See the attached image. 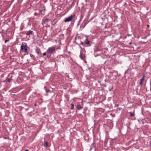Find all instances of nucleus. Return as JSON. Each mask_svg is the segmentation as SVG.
<instances>
[{"mask_svg": "<svg viewBox=\"0 0 151 151\" xmlns=\"http://www.w3.org/2000/svg\"><path fill=\"white\" fill-rule=\"evenodd\" d=\"M71 109H73V107H74V105H73V103L71 104Z\"/></svg>", "mask_w": 151, "mask_h": 151, "instance_id": "10", "label": "nucleus"}, {"mask_svg": "<svg viewBox=\"0 0 151 151\" xmlns=\"http://www.w3.org/2000/svg\"><path fill=\"white\" fill-rule=\"evenodd\" d=\"M85 42L87 44H88L89 43V41L88 40H86V41H85Z\"/></svg>", "mask_w": 151, "mask_h": 151, "instance_id": "11", "label": "nucleus"}, {"mask_svg": "<svg viewBox=\"0 0 151 151\" xmlns=\"http://www.w3.org/2000/svg\"><path fill=\"white\" fill-rule=\"evenodd\" d=\"M77 108L78 109H80L82 108L81 106L80 105H78L77 106Z\"/></svg>", "mask_w": 151, "mask_h": 151, "instance_id": "8", "label": "nucleus"}, {"mask_svg": "<svg viewBox=\"0 0 151 151\" xmlns=\"http://www.w3.org/2000/svg\"><path fill=\"white\" fill-rule=\"evenodd\" d=\"M11 81V78L8 79L7 81L9 82H10Z\"/></svg>", "mask_w": 151, "mask_h": 151, "instance_id": "13", "label": "nucleus"}, {"mask_svg": "<svg viewBox=\"0 0 151 151\" xmlns=\"http://www.w3.org/2000/svg\"><path fill=\"white\" fill-rule=\"evenodd\" d=\"M147 26L148 27H149V25H148Z\"/></svg>", "mask_w": 151, "mask_h": 151, "instance_id": "17", "label": "nucleus"}, {"mask_svg": "<svg viewBox=\"0 0 151 151\" xmlns=\"http://www.w3.org/2000/svg\"><path fill=\"white\" fill-rule=\"evenodd\" d=\"M36 51L38 54H39V53L40 50L38 48H37L36 49Z\"/></svg>", "mask_w": 151, "mask_h": 151, "instance_id": "7", "label": "nucleus"}, {"mask_svg": "<svg viewBox=\"0 0 151 151\" xmlns=\"http://www.w3.org/2000/svg\"><path fill=\"white\" fill-rule=\"evenodd\" d=\"M21 50L23 52H26L27 51V45L26 43H22L21 46Z\"/></svg>", "mask_w": 151, "mask_h": 151, "instance_id": "1", "label": "nucleus"}, {"mask_svg": "<svg viewBox=\"0 0 151 151\" xmlns=\"http://www.w3.org/2000/svg\"><path fill=\"white\" fill-rule=\"evenodd\" d=\"M49 19H46L45 20L44 22H43V26L44 25H45V23H46L48 21H49Z\"/></svg>", "mask_w": 151, "mask_h": 151, "instance_id": "5", "label": "nucleus"}, {"mask_svg": "<svg viewBox=\"0 0 151 151\" xmlns=\"http://www.w3.org/2000/svg\"><path fill=\"white\" fill-rule=\"evenodd\" d=\"M134 113H130V115L131 116H134Z\"/></svg>", "mask_w": 151, "mask_h": 151, "instance_id": "12", "label": "nucleus"}, {"mask_svg": "<svg viewBox=\"0 0 151 151\" xmlns=\"http://www.w3.org/2000/svg\"><path fill=\"white\" fill-rule=\"evenodd\" d=\"M75 17V15H72L70 17L65 18L64 20L65 22H69L71 21Z\"/></svg>", "mask_w": 151, "mask_h": 151, "instance_id": "2", "label": "nucleus"}, {"mask_svg": "<svg viewBox=\"0 0 151 151\" xmlns=\"http://www.w3.org/2000/svg\"><path fill=\"white\" fill-rule=\"evenodd\" d=\"M55 50V48L54 47H50L48 48L47 51L49 53L53 52Z\"/></svg>", "mask_w": 151, "mask_h": 151, "instance_id": "3", "label": "nucleus"}, {"mask_svg": "<svg viewBox=\"0 0 151 151\" xmlns=\"http://www.w3.org/2000/svg\"><path fill=\"white\" fill-rule=\"evenodd\" d=\"M48 145L47 142H45V147H48Z\"/></svg>", "mask_w": 151, "mask_h": 151, "instance_id": "9", "label": "nucleus"}, {"mask_svg": "<svg viewBox=\"0 0 151 151\" xmlns=\"http://www.w3.org/2000/svg\"><path fill=\"white\" fill-rule=\"evenodd\" d=\"M145 78V76L144 75L143 77L141 78V81L139 83V84L141 85H142V83L143 82Z\"/></svg>", "mask_w": 151, "mask_h": 151, "instance_id": "4", "label": "nucleus"}, {"mask_svg": "<svg viewBox=\"0 0 151 151\" xmlns=\"http://www.w3.org/2000/svg\"><path fill=\"white\" fill-rule=\"evenodd\" d=\"M8 41V40H5L4 42H5V43H6L7 42V41Z\"/></svg>", "mask_w": 151, "mask_h": 151, "instance_id": "14", "label": "nucleus"}, {"mask_svg": "<svg viewBox=\"0 0 151 151\" xmlns=\"http://www.w3.org/2000/svg\"><path fill=\"white\" fill-rule=\"evenodd\" d=\"M32 31L30 30H29L26 33V35H29L31 34H32Z\"/></svg>", "mask_w": 151, "mask_h": 151, "instance_id": "6", "label": "nucleus"}, {"mask_svg": "<svg viewBox=\"0 0 151 151\" xmlns=\"http://www.w3.org/2000/svg\"><path fill=\"white\" fill-rule=\"evenodd\" d=\"M41 11H42V10H40V12H41Z\"/></svg>", "mask_w": 151, "mask_h": 151, "instance_id": "18", "label": "nucleus"}, {"mask_svg": "<svg viewBox=\"0 0 151 151\" xmlns=\"http://www.w3.org/2000/svg\"><path fill=\"white\" fill-rule=\"evenodd\" d=\"M46 55V54L45 53H44L43 54V55L45 56V55Z\"/></svg>", "mask_w": 151, "mask_h": 151, "instance_id": "15", "label": "nucleus"}, {"mask_svg": "<svg viewBox=\"0 0 151 151\" xmlns=\"http://www.w3.org/2000/svg\"><path fill=\"white\" fill-rule=\"evenodd\" d=\"M25 151H28V150H26Z\"/></svg>", "mask_w": 151, "mask_h": 151, "instance_id": "16", "label": "nucleus"}]
</instances>
